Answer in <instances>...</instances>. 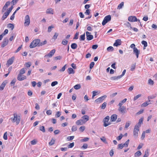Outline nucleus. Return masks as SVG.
I'll use <instances>...</instances> for the list:
<instances>
[{
    "instance_id": "37998d69",
    "label": "nucleus",
    "mask_w": 157,
    "mask_h": 157,
    "mask_svg": "<svg viewBox=\"0 0 157 157\" xmlns=\"http://www.w3.org/2000/svg\"><path fill=\"white\" fill-rule=\"evenodd\" d=\"M74 138V136H69L67 137V140L68 141H70L71 140H72Z\"/></svg>"
},
{
    "instance_id": "338daca9",
    "label": "nucleus",
    "mask_w": 157,
    "mask_h": 157,
    "mask_svg": "<svg viewBox=\"0 0 157 157\" xmlns=\"http://www.w3.org/2000/svg\"><path fill=\"white\" fill-rule=\"evenodd\" d=\"M90 10L87 9L86 10V11L85 12V13L86 15H88L90 14Z\"/></svg>"
},
{
    "instance_id": "09e8293b",
    "label": "nucleus",
    "mask_w": 157,
    "mask_h": 157,
    "mask_svg": "<svg viewBox=\"0 0 157 157\" xmlns=\"http://www.w3.org/2000/svg\"><path fill=\"white\" fill-rule=\"evenodd\" d=\"M85 126H81L79 128V130L81 132H82L85 130Z\"/></svg>"
},
{
    "instance_id": "dca6fc26",
    "label": "nucleus",
    "mask_w": 157,
    "mask_h": 157,
    "mask_svg": "<svg viewBox=\"0 0 157 157\" xmlns=\"http://www.w3.org/2000/svg\"><path fill=\"white\" fill-rule=\"evenodd\" d=\"M133 53L136 55V58H138L139 57V55L140 53V51L137 48H134L133 49Z\"/></svg>"
},
{
    "instance_id": "603ef678",
    "label": "nucleus",
    "mask_w": 157,
    "mask_h": 157,
    "mask_svg": "<svg viewBox=\"0 0 157 157\" xmlns=\"http://www.w3.org/2000/svg\"><path fill=\"white\" fill-rule=\"evenodd\" d=\"M74 142H72V143H70L69 144L68 146V148H72L74 147Z\"/></svg>"
},
{
    "instance_id": "a211bd4d",
    "label": "nucleus",
    "mask_w": 157,
    "mask_h": 157,
    "mask_svg": "<svg viewBox=\"0 0 157 157\" xmlns=\"http://www.w3.org/2000/svg\"><path fill=\"white\" fill-rule=\"evenodd\" d=\"M75 123L77 125H82L85 123V122L81 119L77 121Z\"/></svg>"
},
{
    "instance_id": "20e7f679",
    "label": "nucleus",
    "mask_w": 157,
    "mask_h": 157,
    "mask_svg": "<svg viewBox=\"0 0 157 157\" xmlns=\"http://www.w3.org/2000/svg\"><path fill=\"white\" fill-rule=\"evenodd\" d=\"M139 126L138 125H136L133 130V135L135 137H137L138 136V132L139 131Z\"/></svg>"
},
{
    "instance_id": "f03ea898",
    "label": "nucleus",
    "mask_w": 157,
    "mask_h": 157,
    "mask_svg": "<svg viewBox=\"0 0 157 157\" xmlns=\"http://www.w3.org/2000/svg\"><path fill=\"white\" fill-rule=\"evenodd\" d=\"M40 41V39H37L34 40L29 45V47L32 48H35L37 46H38V45Z\"/></svg>"
},
{
    "instance_id": "9d476101",
    "label": "nucleus",
    "mask_w": 157,
    "mask_h": 157,
    "mask_svg": "<svg viewBox=\"0 0 157 157\" xmlns=\"http://www.w3.org/2000/svg\"><path fill=\"white\" fill-rule=\"evenodd\" d=\"M26 77L25 76L22 75H21L20 74H18L17 78V80L19 81L23 80L26 79Z\"/></svg>"
},
{
    "instance_id": "412c9836",
    "label": "nucleus",
    "mask_w": 157,
    "mask_h": 157,
    "mask_svg": "<svg viewBox=\"0 0 157 157\" xmlns=\"http://www.w3.org/2000/svg\"><path fill=\"white\" fill-rule=\"evenodd\" d=\"M7 82L6 81H4L0 86V90H3L5 86L6 85Z\"/></svg>"
},
{
    "instance_id": "1a4fd4ad",
    "label": "nucleus",
    "mask_w": 157,
    "mask_h": 157,
    "mask_svg": "<svg viewBox=\"0 0 157 157\" xmlns=\"http://www.w3.org/2000/svg\"><path fill=\"white\" fill-rule=\"evenodd\" d=\"M128 20L131 22H135L137 21L138 19L135 16H130L129 17Z\"/></svg>"
},
{
    "instance_id": "052dcab7",
    "label": "nucleus",
    "mask_w": 157,
    "mask_h": 157,
    "mask_svg": "<svg viewBox=\"0 0 157 157\" xmlns=\"http://www.w3.org/2000/svg\"><path fill=\"white\" fill-rule=\"evenodd\" d=\"M58 82L57 81H55L52 82L51 83V86H55L57 84Z\"/></svg>"
},
{
    "instance_id": "4be33fe9",
    "label": "nucleus",
    "mask_w": 157,
    "mask_h": 157,
    "mask_svg": "<svg viewBox=\"0 0 157 157\" xmlns=\"http://www.w3.org/2000/svg\"><path fill=\"white\" fill-rule=\"evenodd\" d=\"M67 70L68 73L69 74H74L75 73V71L71 67L69 68Z\"/></svg>"
},
{
    "instance_id": "0e129e2a",
    "label": "nucleus",
    "mask_w": 157,
    "mask_h": 157,
    "mask_svg": "<svg viewBox=\"0 0 157 157\" xmlns=\"http://www.w3.org/2000/svg\"><path fill=\"white\" fill-rule=\"evenodd\" d=\"M114 154V151L113 149H111L109 152V155L110 156L112 157Z\"/></svg>"
},
{
    "instance_id": "79ce46f5",
    "label": "nucleus",
    "mask_w": 157,
    "mask_h": 157,
    "mask_svg": "<svg viewBox=\"0 0 157 157\" xmlns=\"http://www.w3.org/2000/svg\"><path fill=\"white\" fill-rule=\"evenodd\" d=\"M142 96L141 94H140L134 97V100L135 101Z\"/></svg>"
},
{
    "instance_id": "774afa93",
    "label": "nucleus",
    "mask_w": 157,
    "mask_h": 157,
    "mask_svg": "<svg viewBox=\"0 0 157 157\" xmlns=\"http://www.w3.org/2000/svg\"><path fill=\"white\" fill-rule=\"evenodd\" d=\"M52 111L50 110H48L46 112V113L48 115H50L52 114Z\"/></svg>"
},
{
    "instance_id": "423d86ee",
    "label": "nucleus",
    "mask_w": 157,
    "mask_h": 157,
    "mask_svg": "<svg viewBox=\"0 0 157 157\" xmlns=\"http://www.w3.org/2000/svg\"><path fill=\"white\" fill-rule=\"evenodd\" d=\"M30 20L29 16L28 15H27L25 17V21L24 25L25 26H28L30 24Z\"/></svg>"
},
{
    "instance_id": "b1692460",
    "label": "nucleus",
    "mask_w": 157,
    "mask_h": 157,
    "mask_svg": "<svg viewBox=\"0 0 157 157\" xmlns=\"http://www.w3.org/2000/svg\"><path fill=\"white\" fill-rule=\"evenodd\" d=\"M7 27L10 28L11 30H12L14 28V25L13 24L9 23L7 25Z\"/></svg>"
},
{
    "instance_id": "8fccbe9b",
    "label": "nucleus",
    "mask_w": 157,
    "mask_h": 157,
    "mask_svg": "<svg viewBox=\"0 0 157 157\" xmlns=\"http://www.w3.org/2000/svg\"><path fill=\"white\" fill-rule=\"evenodd\" d=\"M54 27V26L52 25L49 26L48 28V33L52 31V29Z\"/></svg>"
},
{
    "instance_id": "a19ab883",
    "label": "nucleus",
    "mask_w": 157,
    "mask_h": 157,
    "mask_svg": "<svg viewBox=\"0 0 157 157\" xmlns=\"http://www.w3.org/2000/svg\"><path fill=\"white\" fill-rule=\"evenodd\" d=\"M61 115V112L60 111H58L56 112V113L55 115L56 117H59Z\"/></svg>"
},
{
    "instance_id": "473e14b6",
    "label": "nucleus",
    "mask_w": 157,
    "mask_h": 157,
    "mask_svg": "<svg viewBox=\"0 0 157 157\" xmlns=\"http://www.w3.org/2000/svg\"><path fill=\"white\" fill-rule=\"evenodd\" d=\"M25 68H23L21 69L20 71V73L19 74L22 75L24 74L25 72Z\"/></svg>"
},
{
    "instance_id": "6e6d98bb",
    "label": "nucleus",
    "mask_w": 157,
    "mask_h": 157,
    "mask_svg": "<svg viewBox=\"0 0 157 157\" xmlns=\"http://www.w3.org/2000/svg\"><path fill=\"white\" fill-rule=\"evenodd\" d=\"M107 103L106 102H104L102 105L101 109H105Z\"/></svg>"
},
{
    "instance_id": "864d4df0",
    "label": "nucleus",
    "mask_w": 157,
    "mask_h": 157,
    "mask_svg": "<svg viewBox=\"0 0 157 157\" xmlns=\"http://www.w3.org/2000/svg\"><path fill=\"white\" fill-rule=\"evenodd\" d=\"M148 84L150 85H153L154 82L151 79H149L148 81Z\"/></svg>"
},
{
    "instance_id": "de8ad7c7",
    "label": "nucleus",
    "mask_w": 157,
    "mask_h": 157,
    "mask_svg": "<svg viewBox=\"0 0 157 157\" xmlns=\"http://www.w3.org/2000/svg\"><path fill=\"white\" fill-rule=\"evenodd\" d=\"M58 33H55L54 35L53 36V39H54V40H55L57 38V36H58Z\"/></svg>"
},
{
    "instance_id": "72a5a7b5",
    "label": "nucleus",
    "mask_w": 157,
    "mask_h": 157,
    "mask_svg": "<svg viewBox=\"0 0 157 157\" xmlns=\"http://www.w3.org/2000/svg\"><path fill=\"white\" fill-rule=\"evenodd\" d=\"M100 139L105 144H107V142L104 136H102V137L100 138Z\"/></svg>"
},
{
    "instance_id": "7ed1b4c3",
    "label": "nucleus",
    "mask_w": 157,
    "mask_h": 157,
    "mask_svg": "<svg viewBox=\"0 0 157 157\" xmlns=\"http://www.w3.org/2000/svg\"><path fill=\"white\" fill-rule=\"evenodd\" d=\"M111 16L110 15H108L106 16L104 18L102 23V25L104 26L107 23L111 21Z\"/></svg>"
},
{
    "instance_id": "aec40b11",
    "label": "nucleus",
    "mask_w": 157,
    "mask_h": 157,
    "mask_svg": "<svg viewBox=\"0 0 157 157\" xmlns=\"http://www.w3.org/2000/svg\"><path fill=\"white\" fill-rule=\"evenodd\" d=\"M82 119L85 122V123L89 119V117L88 116L85 115L82 116Z\"/></svg>"
},
{
    "instance_id": "ea45409f",
    "label": "nucleus",
    "mask_w": 157,
    "mask_h": 157,
    "mask_svg": "<svg viewBox=\"0 0 157 157\" xmlns=\"http://www.w3.org/2000/svg\"><path fill=\"white\" fill-rule=\"evenodd\" d=\"M40 130L42 131L43 132H45V129L44 126H40Z\"/></svg>"
},
{
    "instance_id": "bf43d9fd",
    "label": "nucleus",
    "mask_w": 157,
    "mask_h": 157,
    "mask_svg": "<svg viewBox=\"0 0 157 157\" xmlns=\"http://www.w3.org/2000/svg\"><path fill=\"white\" fill-rule=\"evenodd\" d=\"M130 121H128L126 123V124L125 126V128H127L129 126L130 124Z\"/></svg>"
},
{
    "instance_id": "cd10ccee",
    "label": "nucleus",
    "mask_w": 157,
    "mask_h": 157,
    "mask_svg": "<svg viewBox=\"0 0 157 157\" xmlns=\"http://www.w3.org/2000/svg\"><path fill=\"white\" fill-rule=\"evenodd\" d=\"M142 153L140 151H137L134 154V156L135 157H138L140 156Z\"/></svg>"
},
{
    "instance_id": "7c9ffc66",
    "label": "nucleus",
    "mask_w": 157,
    "mask_h": 157,
    "mask_svg": "<svg viewBox=\"0 0 157 157\" xmlns=\"http://www.w3.org/2000/svg\"><path fill=\"white\" fill-rule=\"evenodd\" d=\"M143 119L141 118L139 120L138 123L136 124L139 125V128L140 127L141 124H143Z\"/></svg>"
},
{
    "instance_id": "f3484780",
    "label": "nucleus",
    "mask_w": 157,
    "mask_h": 157,
    "mask_svg": "<svg viewBox=\"0 0 157 157\" xmlns=\"http://www.w3.org/2000/svg\"><path fill=\"white\" fill-rule=\"evenodd\" d=\"M121 44V40L117 39L115 41L113 45L114 46H118Z\"/></svg>"
},
{
    "instance_id": "e2e57ef3",
    "label": "nucleus",
    "mask_w": 157,
    "mask_h": 157,
    "mask_svg": "<svg viewBox=\"0 0 157 157\" xmlns=\"http://www.w3.org/2000/svg\"><path fill=\"white\" fill-rule=\"evenodd\" d=\"M31 65V63L30 62L26 63L25 64V65L27 67H29Z\"/></svg>"
},
{
    "instance_id": "9b49d317",
    "label": "nucleus",
    "mask_w": 157,
    "mask_h": 157,
    "mask_svg": "<svg viewBox=\"0 0 157 157\" xmlns=\"http://www.w3.org/2000/svg\"><path fill=\"white\" fill-rule=\"evenodd\" d=\"M55 51L56 50L55 49H53L51 50L49 53L47 55H45L44 56V57H51L54 54L55 52Z\"/></svg>"
},
{
    "instance_id": "a878e982",
    "label": "nucleus",
    "mask_w": 157,
    "mask_h": 157,
    "mask_svg": "<svg viewBox=\"0 0 157 157\" xmlns=\"http://www.w3.org/2000/svg\"><path fill=\"white\" fill-rule=\"evenodd\" d=\"M47 42L46 40H45L43 42H40V41L39 43V44L38 45V46L39 47V46H42L43 45H44L47 44Z\"/></svg>"
},
{
    "instance_id": "bb28decb",
    "label": "nucleus",
    "mask_w": 157,
    "mask_h": 157,
    "mask_svg": "<svg viewBox=\"0 0 157 157\" xmlns=\"http://www.w3.org/2000/svg\"><path fill=\"white\" fill-rule=\"evenodd\" d=\"M77 45L76 44L74 43L71 44V48L73 49H75L77 47Z\"/></svg>"
},
{
    "instance_id": "0eeeda50",
    "label": "nucleus",
    "mask_w": 157,
    "mask_h": 157,
    "mask_svg": "<svg viewBox=\"0 0 157 157\" xmlns=\"http://www.w3.org/2000/svg\"><path fill=\"white\" fill-rule=\"evenodd\" d=\"M106 97L107 96L105 95L102 96L95 100V102L98 103H101Z\"/></svg>"
},
{
    "instance_id": "c9c22d12",
    "label": "nucleus",
    "mask_w": 157,
    "mask_h": 157,
    "mask_svg": "<svg viewBox=\"0 0 157 157\" xmlns=\"http://www.w3.org/2000/svg\"><path fill=\"white\" fill-rule=\"evenodd\" d=\"M74 88L76 90H78L81 88V86L79 84H78L74 86Z\"/></svg>"
},
{
    "instance_id": "39448f33",
    "label": "nucleus",
    "mask_w": 157,
    "mask_h": 157,
    "mask_svg": "<svg viewBox=\"0 0 157 157\" xmlns=\"http://www.w3.org/2000/svg\"><path fill=\"white\" fill-rule=\"evenodd\" d=\"M109 118V116H106L103 120L104 126L106 127L110 124L109 123H108Z\"/></svg>"
},
{
    "instance_id": "49530a36",
    "label": "nucleus",
    "mask_w": 157,
    "mask_h": 157,
    "mask_svg": "<svg viewBox=\"0 0 157 157\" xmlns=\"http://www.w3.org/2000/svg\"><path fill=\"white\" fill-rule=\"evenodd\" d=\"M150 103H148V102H146L144 103H143L142 105V106L143 107H145L147 106L149 104H150Z\"/></svg>"
},
{
    "instance_id": "680f3d73",
    "label": "nucleus",
    "mask_w": 157,
    "mask_h": 157,
    "mask_svg": "<svg viewBox=\"0 0 157 157\" xmlns=\"http://www.w3.org/2000/svg\"><path fill=\"white\" fill-rule=\"evenodd\" d=\"M8 29H6L4 32V33H3L2 34V35L4 36L5 35H6V34H7L8 33Z\"/></svg>"
},
{
    "instance_id": "c03bdc74",
    "label": "nucleus",
    "mask_w": 157,
    "mask_h": 157,
    "mask_svg": "<svg viewBox=\"0 0 157 157\" xmlns=\"http://www.w3.org/2000/svg\"><path fill=\"white\" fill-rule=\"evenodd\" d=\"M55 140L53 139H52L50 142L49 143V144L50 146H52L55 143Z\"/></svg>"
},
{
    "instance_id": "4d7b16f0",
    "label": "nucleus",
    "mask_w": 157,
    "mask_h": 157,
    "mask_svg": "<svg viewBox=\"0 0 157 157\" xmlns=\"http://www.w3.org/2000/svg\"><path fill=\"white\" fill-rule=\"evenodd\" d=\"M123 136V135L122 134H121L120 135L118 136L117 138V139L118 140H121V138H122V137Z\"/></svg>"
},
{
    "instance_id": "6ab92c4d",
    "label": "nucleus",
    "mask_w": 157,
    "mask_h": 157,
    "mask_svg": "<svg viewBox=\"0 0 157 157\" xmlns=\"http://www.w3.org/2000/svg\"><path fill=\"white\" fill-rule=\"evenodd\" d=\"M117 118V115L116 114H113L110 117L111 121L112 122L115 121Z\"/></svg>"
},
{
    "instance_id": "f8f14e48",
    "label": "nucleus",
    "mask_w": 157,
    "mask_h": 157,
    "mask_svg": "<svg viewBox=\"0 0 157 157\" xmlns=\"http://www.w3.org/2000/svg\"><path fill=\"white\" fill-rule=\"evenodd\" d=\"M9 40L8 38H6L4 39L1 45L2 48H4L8 44Z\"/></svg>"
},
{
    "instance_id": "6e6552de",
    "label": "nucleus",
    "mask_w": 157,
    "mask_h": 157,
    "mask_svg": "<svg viewBox=\"0 0 157 157\" xmlns=\"http://www.w3.org/2000/svg\"><path fill=\"white\" fill-rule=\"evenodd\" d=\"M14 59V56H13L11 58H10L7 60L6 63V65L8 67L10 65H11L13 63Z\"/></svg>"
},
{
    "instance_id": "4468645a",
    "label": "nucleus",
    "mask_w": 157,
    "mask_h": 157,
    "mask_svg": "<svg viewBox=\"0 0 157 157\" xmlns=\"http://www.w3.org/2000/svg\"><path fill=\"white\" fill-rule=\"evenodd\" d=\"M126 110V107L125 106H122V107H119L118 110L121 113H124Z\"/></svg>"
},
{
    "instance_id": "f704fd0d",
    "label": "nucleus",
    "mask_w": 157,
    "mask_h": 157,
    "mask_svg": "<svg viewBox=\"0 0 157 157\" xmlns=\"http://www.w3.org/2000/svg\"><path fill=\"white\" fill-rule=\"evenodd\" d=\"M136 66V63L132 64L131 65V69H130L131 71H133L135 68Z\"/></svg>"
},
{
    "instance_id": "69168bd1",
    "label": "nucleus",
    "mask_w": 157,
    "mask_h": 157,
    "mask_svg": "<svg viewBox=\"0 0 157 157\" xmlns=\"http://www.w3.org/2000/svg\"><path fill=\"white\" fill-rule=\"evenodd\" d=\"M18 0H13L11 3L13 4V6L16 4Z\"/></svg>"
},
{
    "instance_id": "3c124183",
    "label": "nucleus",
    "mask_w": 157,
    "mask_h": 157,
    "mask_svg": "<svg viewBox=\"0 0 157 157\" xmlns=\"http://www.w3.org/2000/svg\"><path fill=\"white\" fill-rule=\"evenodd\" d=\"M77 127L76 126H73L71 128V131L72 132H74L77 130Z\"/></svg>"
},
{
    "instance_id": "13d9d810",
    "label": "nucleus",
    "mask_w": 157,
    "mask_h": 157,
    "mask_svg": "<svg viewBox=\"0 0 157 157\" xmlns=\"http://www.w3.org/2000/svg\"><path fill=\"white\" fill-rule=\"evenodd\" d=\"M94 63L93 62H92L90 64V69H91L93 67H94Z\"/></svg>"
},
{
    "instance_id": "2f4dec72",
    "label": "nucleus",
    "mask_w": 157,
    "mask_h": 157,
    "mask_svg": "<svg viewBox=\"0 0 157 157\" xmlns=\"http://www.w3.org/2000/svg\"><path fill=\"white\" fill-rule=\"evenodd\" d=\"M85 39V33L80 36L79 40H84Z\"/></svg>"
},
{
    "instance_id": "c85d7f7f",
    "label": "nucleus",
    "mask_w": 157,
    "mask_h": 157,
    "mask_svg": "<svg viewBox=\"0 0 157 157\" xmlns=\"http://www.w3.org/2000/svg\"><path fill=\"white\" fill-rule=\"evenodd\" d=\"M86 38L88 40H90L93 39V36L91 35H89L86 36Z\"/></svg>"
},
{
    "instance_id": "2eb2a0df",
    "label": "nucleus",
    "mask_w": 157,
    "mask_h": 157,
    "mask_svg": "<svg viewBox=\"0 0 157 157\" xmlns=\"http://www.w3.org/2000/svg\"><path fill=\"white\" fill-rule=\"evenodd\" d=\"M54 9L52 8L48 9L46 10V13L48 14H53L54 13Z\"/></svg>"
},
{
    "instance_id": "393cba45",
    "label": "nucleus",
    "mask_w": 157,
    "mask_h": 157,
    "mask_svg": "<svg viewBox=\"0 0 157 157\" xmlns=\"http://www.w3.org/2000/svg\"><path fill=\"white\" fill-rule=\"evenodd\" d=\"M8 15L9 14H8V13H7L6 12L5 13L2 17V20H4L7 18Z\"/></svg>"
},
{
    "instance_id": "a18cd8bd",
    "label": "nucleus",
    "mask_w": 157,
    "mask_h": 157,
    "mask_svg": "<svg viewBox=\"0 0 157 157\" xmlns=\"http://www.w3.org/2000/svg\"><path fill=\"white\" fill-rule=\"evenodd\" d=\"M107 50L109 51H112L114 50V48L112 46H109L107 49Z\"/></svg>"
},
{
    "instance_id": "4c0bfd02",
    "label": "nucleus",
    "mask_w": 157,
    "mask_h": 157,
    "mask_svg": "<svg viewBox=\"0 0 157 157\" xmlns=\"http://www.w3.org/2000/svg\"><path fill=\"white\" fill-rule=\"evenodd\" d=\"M149 155V152L148 150L147 149L145 152V154L143 157H148Z\"/></svg>"
},
{
    "instance_id": "ddd939ff",
    "label": "nucleus",
    "mask_w": 157,
    "mask_h": 157,
    "mask_svg": "<svg viewBox=\"0 0 157 157\" xmlns=\"http://www.w3.org/2000/svg\"><path fill=\"white\" fill-rule=\"evenodd\" d=\"M10 2L8 1L5 3L2 8V12H4L6 10L7 8L10 5Z\"/></svg>"
},
{
    "instance_id": "c756f323",
    "label": "nucleus",
    "mask_w": 157,
    "mask_h": 157,
    "mask_svg": "<svg viewBox=\"0 0 157 157\" xmlns=\"http://www.w3.org/2000/svg\"><path fill=\"white\" fill-rule=\"evenodd\" d=\"M141 43L144 45V48H143L144 49H145V47H147V42L143 40L142 41Z\"/></svg>"
},
{
    "instance_id": "f257e3e1",
    "label": "nucleus",
    "mask_w": 157,
    "mask_h": 157,
    "mask_svg": "<svg viewBox=\"0 0 157 157\" xmlns=\"http://www.w3.org/2000/svg\"><path fill=\"white\" fill-rule=\"evenodd\" d=\"M13 115L14 117L11 118L12 121L13 122H16V124H18L21 121V118L20 116H19L18 117L17 114L16 113H14Z\"/></svg>"
},
{
    "instance_id": "5701e85b",
    "label": "nucleus",
    "mask_w": 157,
    "mask_h": 157,
    "mask_svg": "<svg viewBox=\"0 0 157 157\" xmlns=\"http://www.w3.org/2000/svg\"><path fill=\"white\" fill-rule=\"evenodd\" d=\"M121 78L120 75L117 76H113L110 78V79L111 80H117Z\"/></svg>"
},
{
    "instance_id": "5fc2aeb1",
    "label": "nucleus",
    "mask_w": 157,
    "mask_h": 157,
    "mask_svg": "<svg viewBox=\"0 0 157 157\" xmlns=\"http://www.w3.org/2000/svg\"><path fill=\"white\" fill-rule=\"evenodd\" d=\"M89 139V138L88 137H85L84 138L82 139L81 141L82 142H86L88 141Z\"/></svg>"
},
{
    "instance_id": "e433bc0d",
    "label": "nucleus",
    "mask_w": 157,
    "mask_h": 157,
    "mask_svg": "<svg viewBox=\"0 0 157 157\" xmlns=\"http://www.w3.org/2000/svg\"><path fill=\"white\" fill-rule=\"evenodd\" d=\"M124 6V2H122L117 7V9H120L122 8V7Z\"/></svg>"
},
{
    "instance_id": "58836bf2",
    "label": "nucleus",
    "mask_w": 157,
    "mask_h": 157,
    "mask_svg": "<svg viewBox=\"0 0 157 157\" xmlns=\"http://www.w3.org/2000/svg\"><path fill=\"white\" fill-rule=\"evenodd\" d=\"M68 42L67 40L63 39L62 42V44L63 45H66L67 44Z\"/></svg>"
}]
</instances>
